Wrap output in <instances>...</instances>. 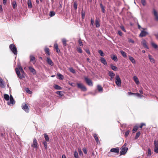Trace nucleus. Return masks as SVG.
<instances>
[{
    "mask_svg": "<svg viewBox=\"0 0 158 158\" xmlns=\"http://www.w3.org/2000/svg\"><path fill=\"white\" fill-rule=\"evenodd\" d=\"M100 60L102 63L105 65H107V64L106 60L103 57H101Z\"/></svg>",
    "mask_w": 158,
    "mask_h": 158,
    "instance_id": "15",
    "label": "nucleus"
},
{
    "mask_svg": "<svg viewBox=\"0 0 158 158\" xmlns=\"http://www.w3.org/2000/svg\"><path fill=\"white\" fill-rule=\"evenodd\" d=\"M97 89L99 92H102L103 90L101 86L100 85H97Z\"/></svg>",
    "mask_w": 158,
    "mask_h": 158,
    "instance_id": "25",
    "label": "nucleus"
},
{
    "mask_svg": "<svg viewBox=\"0 0 158 158\" xmlns=\"http://www.w3.org/2000/svg\"><path fill=\"white\" fill-rule=\"evenodd\" d=\"M73 155L75 158H79L78 153L77 151H74Z\"/></svg>",
    "mask_w": 158,
    "mask_h": 158,
    "instance_id": "38",
    "label": "nucleus"
},
{
    "mask_svg": "<svg viewBox=\"0 0 158 158\" xmlns=\"http://www.w3.org/2000/svg\"><path fill=\"white\" fill-rule=\"evenodd\" d=\"M130 132V131L129 130H128L125 132V137H127L128 135Z\"/></svg>",
    "mask_w": 158,
    "mask_h": 158,
    "instance_id": "53",
    "label": "nucleus"
},
{
    "mask_svg": "<svg viewBox=\"0 0 158 158\" xmlns=\"http://www.w3.org/2000/svg\"><path fill=\"white\" fill-rule=\"evenodd\" d=\"M25 90L27 93L29 94H32V92L28 88H25Z\"/></svg>",
    "mask_w": 158,
    "mask_h": 158,
    "instance_id": "43",
    "label": "nucleus"
},
{
    "mask_svg": "<svg viewBox=\"0 0 158 158\" xmlns=\"http://www.w3.org/2000/svg\"><path fill=\"white\" fill-rule=\"evenodd\" d=\"M77 85L78 88L80 89L81 90L83 91H87V89L86 88L82 83H77Z\"/></svg>",
    "mask_w": 158,
    "mask_h": 158,
    "instance_id": "4",
    "label": "nucleus"
},
{
    "mask_svg": "<svg viewBox=\"0 0 158 158\" xmlns=\"http://www.w3.org/2000/svg\"><path fill=\"white\" fill-rule=\"evenodd\" d=\"M58 76L59 77V78L60 80H63L64 78L63 76L61 74L59 73L57 74Z\"/></svg>",
    "mask_w": 158,
    "mask_h": 158,
    "instance_id": "47",
    "label": "nucleus"
},
{
    "mask_svg": "<svg viewBox=\"0 0 158 158\" xmlns=\"http://www.w3.org/2000/svg\"><path fill=\"white\" fill-rule=\"evenodd\" d=\"M141 2L143 6H144L146 4L145 0H141Z\"/></svg>",
    "mask_w": 158,
    "mask_h": 158,
    "instance_id": "54",
    "label": "nucleus"
},
{
    "mask_svg": "<svg viewBox=\"0 0 158 158\" xmlns=\"http://www.w3.org/2000/svg\"><path fill=\"white\" fill-rule=\"evenodd\" d=\"M33 144L31 145V146L34 147L35 148H37L38 147V143L36 139L34 138L33 139Z\"/></svg>",
    "mask_w": 158,
    "mask_h": 158,
    "instance_id": "13",
    "label": "nucleus"
},
{
    "mask_svg": "<svg viewBox=\"0 0 158 158\" xmlns=\"http://www.w3.org/2000/svg\"><path fill=\"white\" fill-rule=\"evenodd\" d=\"M76 50L79 53H81L82 52V50L80 47H76Z\"/></svg>",
    "mask_w": 158,
    "mask_h": 158,
    "instance_id": "31",
    "label": "nucleus"
},
{
    "mask_svg": "<svg viewBox=\"0 0 158 158\" xmlns=\"http://www.w3.org/2000/svg\"><path fill=\"white\" fill-rule=\"evenodd\" d=\"M22 108L26 112L28 113L29 112V108L27 104H23L22 106Z\"/></svg>",
    "mask_w": 158,
    "mask_h": 158,
    "instance_id": "7",
    "label": "nucleus"
},
{
    "mask_svg": "<svg viewBox=\"0 0 158 158\" xmlns=\"http://www.w3.org/2000/svg\"><path fill=\"white\" fill-rule=\"evenodd\" d=\"M9 48L15 55L17 54V50L15 46L13 44H11L9 46Z\"/></svg>",
    "mask_w": 158,
    "mask_h": 158,
    "instance_id": "2",
    "label": "nucleus"
},
{
    "mask_svg": "<svg viewBox=\"0 0 158 158\" xmlns=\"http://www.w3.org/2000/svg\"><path fill=\"white\" fill-rule=\"evenodd\" d=\"M55 15V13L54 11H51L50 13V16L51 17L54 16Z\"/></svg>",
    "mask_w": 158,
    "mask_h": 158,
    "instance_id": "45",
    "label": "nucleus"
},
{
    "mask_svg": "<svg viewBox=\"0 0 158 158\" xmlns=\"http://www.w3.org/2000/svg\"><path fill=\"white\" fill-rule=\"evenodd\" d=\"M110 67L111 69L114 71H116L117 70V67L115 66H114L112 64H110Z\"/></svg>",
    "mask_w": 158,
    "mask_h": 158,
    "instance_id": "24",
    "label": "nucleus"
},
{
    "mask_svg": "<svg viewBox=\"0 0 158 158\" xmlns=\"http://www.w3.org/2000/svg\"><path fill=\"white\" fill-rule=\"evenodd\" d=\"M27 5L28 7L31 8L32 7V4L31 3V0H28L27 2Z\"/></svg>",
    "mask_w": 158,
    "mask_h": 158,
    "instance_id": "26",
    "label": "nucleus"
},
{
    "mask_svg": "<svg viewBox=\"0 0 158 158\" xmlns=\"http://www.w3.org/2000/svg\"><path fill=\"white\" fill-rule=\"evenodd\" d=\"M120 28L124 32H126V30L123 26H121L120 27Z\"/></svg>",
    "mask_w": 158,
    "mask_h": 158,
    "instance_id": "58",
    "label": "nucleus"
},
{
    "mask_svg": "<svg viewBox=\"0 0 158 158\" xmlns=\"http://www.w3.org/2000/svg\"><path fill=\"white\" fill-rule=\"evenodd\" d=\"M54 47L56 50V52L58 53H59L60 52V51L59 49L58 48V44H54Z\"/></svg>",
    "mask_w": 158,
    "mask_h": 158,
    "instance_id": "16",
    "label": "nucleus"
},
{
    "mask_svg": "<svg viewBox=\"0 0 158 158\" xmlns=\"http://www.w3.org/2000/svg\"><path fill=\"white\" fill-rule=\"evenodd\" d=\"M56 93L61 96L62 95V92L61 91H57L56 92Z\"/></svg>",
    "mask_w": 158,
    "mask_h": 158,
    "instance_id": "56",
    "label": "nucleus"
},
{
    "mask_svg": "<svg viewBox=\"0 0 158 158\" xmlns=\"http://www.w3.org/2000/svg\"><path fill=\"white\" fill-rule=\"evenodd\" d=\"M120 52L124 57L126 58L127 57V53L125 52L122 50Z\"/></svg>",
    "mask_w": 158,
    "mask_h": 158,
    "instance_id": "30",
    "label": "nucleus"
},
{
    "mask_svg": "<svg viewBox=\"0 0 158 158\" xmlns=\"http://www.w3.org/2000/svg\"><path fill=\"white\" fill-rule=\"evenodd\" d=\"M142 44L144 47L148 49V47L146 44V42L145 40L143 41L142 42Z\"/></svg>",
    "mask_w": 158,
    "mask_h": 158,
    "instance_id": "29",
    "label": "nucleus"
},
{
    "mask_svg": "<svg viewBox=\"0 0 158 158\" xmlns=\"http://www.w3.org/2000/svg\"><path fill=\"white\" fill-rule=\"evenodd\" d=\"M29 69L30 71L33 74H35L36 73V72L35 70L32 67L30 66L28 68Z\"/></svg>",
    "mask_w": 158,
    "mask_h": 158,
    "instance_id": "14",
    "label": "nucleus"
},
{
    "mask_svg": "<svg viewBox=\"0 0 158 158\" xmlns=\"http://www.w3.org/2000/svg\"><path fill=\"white\" fill-rule=\"evenodd\" d=\"M111 58L115 62H116L118 61V58L115 55H114L113 56H111Z\"/></svg>",
    "mask_w": 158,
    "mask_h": 158,
    "instance_id": "34",
    "label": "nucleus"
},
{
    "mask_svg": "<svg viewBox=\"0 0 158 158\" xmlns=\"http://www.w3.org/2000/svg\"><path fill=\"white\" fill-rule=\"evenodd\" d=\"M154 151L156 153H158V147H154Z\"/></svg>",
    "mask_w": 158,
    "mask_h": 158,
    "instance_id": "55",
    "label": "nucleus"
},
{
    "mask_svg": "<svg viewBox=\"0 0 158 158\" xmlns=\"http://www.w3.org/2000/svg\"><path fill=\"white\" fill-rule=\"evenodd\" d=\"M98 52L99 53L100 55L102 56H105V54L103 52V51L101 50H99L98 51Z\"/></svg>",
    "mask_w": 158,
    "mask_h": 158,
    "instance_id": "41",
    "label": "nucleus"
},
{
    "mask_svg": "<svg viewBox=\"0 0 158 158\" xmlns=\"http://www.w3.org/2000/svg\"><path fill=\"white\" fill-rule=\"evenodd\" d=\"M95 25L97 28H99L100 26L99 21L98 20H95Z\"/></svg>",
    "mask_w": 158,
    "mask_h": 158,
    "instance_id": "32",
    "label": "nucleus"
},
{
    "mask_svg": "<svg viewBox=\"0 0 158 158\" xmlns=\"http://www.w3.org/2000/svg\"><path fill=\"white\" fill-rule=\"evenodd\" d=\"M151 45L152 47L154 48L157 49L158 48V46L157 44L153 42H152Z\"/></svg>",
    "mask_w": 158,
    "mask_h": 158,
    "instance_id": "36",
    "label": "nucleus"
},
{
    "mask_svg": "<svg viewBox=\"0 0 158 158\" xmlns=\"http://www.w3.org/2000/svg\"><path fill=\"white\" fill-rule=\"evenodd\" d=\"M78 43H79V45L80 46H83V44H82V42L80 40H79Z\"/></svg>",
    "mask_w": 158,
    "mask_h": 158,
    "instance_id": "63",
    "label": "nucleus"
},
{
    "mask_svg": "<svg viewBox=\"0 0 158 158\" xmlns=\"http://www.w3.org/2000/svg\"><path fill=\"white\" fill-rule=\"evenodd\" d=\"M148 156H151V150L150 149V148H148Z\"/></svg>",
    "mask_w": 158,
    "mask_h": 158,
    "instance_id": "52",
    "label": "nucleus"
},
{
    "mask_svg": "<svg viewBox=\"0 0 158 158\" xmlns=\"http://www.w3.org/2000/svg\"><path fill=\"white\" fill-rule=\"evenodd\" d=\"M82 150H83V151L84 153L85 154H86L87 153V150H86V148H83Z\"/></svg>",
    "mask_w": 158,
    "mask_h": 158,
    "instance_id": "57",
    "label": "nucleus"
},
{
    "mask_svg": "<svg viewBox=\"0 0 158 158\" xmlns=\"http://www.w3.org/2000/svg\"><path fill=\"white\" fill-rule=\"evenodd\" d=\"M62 41L64 46H66L67 44L66 39L64 38L62 40Z\"/></svg>",
    "mask_w": 158,
    "mask_h": 158,
    "instance_id": "44",
    "label": "nucleus"
},
{
    "mask_svg": "<svg viewBox=\"0 0 158 158\" xmlns=\"http://www.w3.org/2000/svg\"><path fill=\"white\" fill-rule=\"evenodd\" d=\"M30 61H31L33 64L35 63V57L33 56H30Z\"/></svg>",
    "mask_w": 158,
    "mask_h": 158,
    "instance_id": "18",
    "label": "nucleus"
},
{
    "mask_svg": "<svg viewBox=\"0 0 158 158\" xmlns=\"http://www.w3.org/2000/svg\"><path fill=\"white\" fill-rule=\"evenodd\" d=\"M133 79L135 82L136 84H138L139 83V79L136 76H134L133 77Z\"/></svg>",
    "mask_w": 158,
    "mask_h": 158,
    "instance_id": "21",
    "label": "nucleus"
},
{
    "mask_svg": "<svg viewBox=\"0 0 158 158\" xmlns=\"http://www.w3.org/2000/svg\"><path fill=\"white\" fill-rule=\"evenodd\" d=\"M15 101L14 99H10V102H7V104L8 105H10L11 104L12 105L15 104Z\"/></svg>",
    "mask_w": 158,
    "mask_h": 158,
    "instance_id": "17",
    "label": "nucleus"
},
{
    "mask_svg": "<svg viewBox=\"0 0 158 158\" xmlns=\"http://www.w3.org/2000/svg\"><path fill=\"white\" fill-rule=\"evenodd\" d=\"M78 152L79 154V155L80 156H83V153H82V151L81 150V149L78 148Z\"/></svg>",
    "mask_w": 158,
    "mask_h": 158,
    "instance_id": "48",
    "label": "nucleus"
},
{
    "mask_svg": "<svg viewBox=\"0 0 158 158\" xmlns=\"http://www.w3.org/2000/svg\"><path fill=\"white\" fill-rule=\"evenodd\" d=\"M47 141L44 140L43 142V143L44 145L45 148L47 150L48 148Z\"/></svg>",
    "mask_w": 158,
    "mask_h": 158,
    "instance_id": "33",
    "label": "nucleus"
},
{
    "mask_svg": "<svg viewBox=\"0 0 158 158\" xmlns=\"http://www.w3.org/2000/svg\"><path fill=\"white\" fill-rule=\"evenodd\" d=\"M85 51L89 55H90V52L89 51V50L88 49H86L85 50Z\"/></svg>",
    "mask_w": 158,
    "mask_h": 158,
    "instance_id": "60",
    "label": "nucleus"
},
{
    "mask_svg": "<svg viewBox=\"0 0 158 158\" xmlns=\"http://www.w3.org/2000/svg\"><path fill=\"white\" fill-rule=\"evenodd\" d=\"M110 152L114 153H118L119 152V149L118 147H117L115 148H112L110 149Z\"/></svg>",
    "mask_w": 158,
    "mask_h": 158,
    "instance_id": "12",
    "label": "nucleus"
},
{
    "mask_svg": "<svg viewBox=\"0 0 158 158\" xmlns=\"http://www.w3.org/2000/svg\"><path fill=\"white\" fill-rule=\"evenodd\" d=\"M108 75L110 77V80L112 81L113 78H114L115 76L114 73H113L112 71H108Z\"/></svg>",
    "mask_w": 158,
    "mask_h": 158,
    "instance_id": "8",
    "label": "nucleus"
},
{
    "mask_svg": "<svg viewBox=\"0 0 158 158\" xmlns=\"http://www.w3.org/2000/svg\"><path fill=\"white\" fill-rule=\"evenodd\" d=\"M138 128V127L137 126H135L134 127L133 130L132 131V132L133 133L135 132V131H137Z\"/></svg>",
    "mask_w": 158,
    "mask_h": 158,
    "instance_id": "37",
    "label": "nucleus"
},
{
    "mask_svg": "<svg viewBox=\"0 0 158 158\" xmlns=\"http://www.w3.org/2000/svg\"><path fill=\"white\" fill-rule=\"evenodd\" d=\"M115 83L118 86H120L121 85V81L118 75H117L116 76Z\"/></svg>",
    "mask_w": 158,
    "mask_h": 158,
    "instance_id": "3",
    "label": "nucleus"
},
{
    "mask_svg": "<svg viewBox=\"0 0 158 158\" xmlns=\"http://www.w3.org/2000/svg\"><path fill=\"white\" fill-rule=\"evenodd\" d=\"M47 63L51 66H53L54 64L52 60L49 57L47 58Z\"/></svg>",
    "mask_w": 158,
    "mask_h": 158,
    "instance_id": "11",
    "label": "nucleus"
},
{
    "mask_svg": "<svg viewBox=\"0 0 158 158\" xmlns=\"http://www.w3.org/2000/svg\"><path fill=\"white\" fill-rule=\"evenodd\" d=\"M148 34V32L143 30H142L141 31L139 36L141 37H144L147 35Z\"/></svg>",
    "mask_w": 158,
    "mask_h": 158,
    "instance_id": "9",
    "label": "nucleus"
},
{
    "mask_svg": "<svg viewBox=\"0 0 158 158\" xmlns=\"http://www.w3.org/2000/svg\"><path fill=\"white\" fill-rule=\"evenodd\" d=\"M94 24V20L92 19H91V24L92 26H93Z\"/></svg>",
    "mask_w": 158,
    "mask_h": 158,
    "instance_id": "64",
    "label": "nucleus"
},
{
    "mask_svg": "<svg viewBox=\"0 0 158 158\" xmlns=\"http://www.w3.org/2000/svg\"><path fill=\"white\" fill-rule=\"evenodd\" d=\"M129 60L131 61V62L133 64H135L136 63V61L135 59L132 57L129 56Z\"/></svg>",
    "mask_w": 158,
    "mask_h": 158,
    "instance_id": "20",
    "label": "nucleus"
},
{
    "mask_svg": "<svg viewBox=\"0 0 158 158\" xmlns=\"http://www.w3.org/2000/svg\"><path fill=\"white\" fill-rule=\"evenodd\" d=\"M0 85L3 88L4 87V85L3 81L2 79L0 78Z\"/></svg>",
    "mask_w": 158,
    "mask_h": 158,
    "instance_id": "39",
    "label": "nucleus"
},
{
    "mask_svg": "<svg viewBox=\"0 0 158 158\" xmlns=\"http://www.w3.org/2000/svg\"><path fill=\"white\" fill-rule=\"evenodd\" d=\"M84 79L86 83L89 86H92L93 85V82L90 79L86 77H84Z\"/></svg>",
    "mask_w": 158,
    "mask_h": 158,
    "instance_id": "6",
    "label": "nucleus"
},
{
    "mask_svg": "<svg viewBox=\"0 0 158 158\" xmlns=\"http://www.w3.org/2000/svg\"><path fill=\"white\" fill-rule=\"evenodd\" d=\"M103 13H105V7L103 6L102 7H101Z\"/></svg>",
    "mask_w": 158,
    "mask_h": 158,
    "instance_id": "61",
    "label": "nucleus"
},
{
    "mask_svg": "<svg viewBox=\"0 0 158 158\" xmlns=\"http://www.w3.org/2000/svg\"><path fill=\"white\" fill-rule=\"evenodd\" d=\"M93 136L96 141L97 143H100V142L99 141L98 137L97 135L96 134H94L93 135Z\"/></svg>",
    "mask_w": 158,
    "mask_h": 158,
    "instance_id": "19",
    "label": "nucleus"
},
{
    "mask_svg": "<svg viewBox=\"0 0 158 158\" xmlns=\"http://www.w3.org/2000/svg\"><path fill=\"white\" fill-rule=\"evenodd\" d=\"M73 8L76 10L77 9V4L76 2H74L73 3Z\"/></svg>",
    "mask_w": 158,
    "mask_h": 158,
    "instance_id": "46",
    "label": "nucleus"
},
{
    "mask_svg": "<svg viewBox=\"0 0 158 158\" xmlns=\"http://www.w3.org/2000/svg\"><path fill=\"white\" fill-rule=\"evenodd\" d=\"M54 87L55 89L57 90H60L61 89V87L59 86V85H55Z\"/></svg>",
    "mask_w": 158,
    "mask_h": 158,
    "instance_id": "42",
    "label": "nucleus"
},
{
    "mask_svg": "<svg viewBox=\"0 0 158 158\" xmlns=\"http://www.w3.org/2000/svg\"><path fill=\"white\" fill-rule=\"evenodd\" d=\"M15 72L18 77L20 79H22L25 77V74L22 67L19 66V68L15 69Z\"/></svg>",
    "mask_w": 158,
    "mask_h": 158,
    "instance_id": "1",
    "label": "nucleus"
},
{
    "mask_svg": "<svg viewBox=\"0 0 158 158\" xmlns=\"http://www.w3.org/2000/svg\"><path fill=\"white\" fill-rule=\"evenodd\" d=\"M4 98L6 101H8L10 99V97L9 95L6 94H5L4 95Z\"/></svg>",
    "mask_w": 158,
    "mask_h": 158,
    "instance_id": "27",
    "label": "nucleus"
},
{
    "mask_svg": "<svg viewBox=\"0 0 158 158\" xmlns=\"http://www.w3.org/2000/svg\"><path fill=\"white\" fill-rule=\"evenodd\" d=\"M128 150V148L122 146L121 148V151L120 152V155H122L125 154Z\"/></svg>",
    "mask_w": 158,
    "mask_h": 158,
    "instance_id": "5",
    "label": "nucleus"
},
{
    "mask_svg": "<svg viewBox=\"0 0 158 158\" xmlns=\"http://www.w3.org/2000/svg\"><path fill=\"white\" fill-rule=\"evenodd\" d=\"M140 132H138L136 133L135 136V139H137L138 138L139 136L140 135Z\"/></svg>",
    "mask_w": 158,
    "mask_h": 158,
    "instance_id": "49",
    "label": "nucleus"
},
{
    "mask_svg": "<svg viewBox=\"0 0 158 158\" xmlns=\"http://www.w3.org/2000/svg\"><path fill=\"white\" fill-rule=\"evenodd\" d=\"M118 33L119 35L122 36V33L120 31H118Z\"/></svg>",
    "mask_w": 158,
    "mask_h": 158,
    "instance_id": "62",
    "label": "nucleus"
},
{
    "mask_svg": "<svg viewBox=\"0 0 158 158\" xmlns=\"http://www.w3.org/2000/svg\"><path fill=\"white\" fill-rule=\"evenodd\" d=\"M81 16H82V19H84L85 17V12L83 10H82L81 11Z\"/></svg>",
    "mask_w": 158,
    "mask_h": 158,
    "instance_id": "50",
    "label": "nucleus"
},
{
    "mask_svg": "<svg viewBox=\"0 0 158 158\" xmlns=\"http://www.w3.org/2000/svg\"><path fill=\"white\" fill-rule=\"evenodd\" d=\"M69 71L72 73L75 74L76 73L75 70L72 67H70L69 69Z\"/></svg>",
    "mask_w": 158,
    "mask_h": 158,
    "instance_id": "35",
    "label": "nucleus"
},
{
    "mask_svg": "<svg viewBox=\"0 0 158 158\" xmlns=\"http://www.w3.org/2000/svg\"><path fill=\"white\" fill-rule=\"evenodd\" d=\"M44 50L47 55L49 56L50 55L49 49V48H46L44 49Z\"/></svg>",
    "mask_w": 158,
    "mask_h": 158,
    "instance_id": "22",
    "label": "nucleus"
},
{
    "mask_svg": "<svg viewBox=\"0 0 158 158\" xmlns=\"http://www.w3.org/2000/svg\"><path fill=\"white\" fill-rule=\"evenodd\" d=\"M13 7L14 9H15L17 6L16 2L15 1H13L12 3Z\"/></svg>",
    "mask_w": 158,
    "mask_h": 158,
    "instance_id": "40",
    "label": "nucleus"
},
{
    "mask_svg": "<svg viewBox=\"0 0 158 158\" xmlns=\"http://www.w3.org/2000/svg\"><path fill=\"white\" fill-rule=\"evenodd\" d=\"M153 13L155 17V20L158 21V14L156 11L154 9H153Z\"/></svg>",
    "mask_w": 158,
    "mask_h": 158,
    "instance_id": "10",
    "label": "nucleus"
},
{
    "mask_svg": "<svg viewBox=\"0 0 158 158\" xmlns=\"http://www.w3.org/2000/svg\"><path fill=\"white\" fill-rule=\"evenodd\" d=\"M44 137L45 139V140L47 141V142L49 141V138L48 135L46 134H44Z\"/></svg>",
    "mask_w": 158,
    "mask_h": 158,
    "instance_id": "28",
    "label": "nucleus"
},
{
    "mask_svg": "<svg viewBox=\"0 0 158 158\" xmlns=\"http://www.w3.org/2000/svg\"><path fill=\"white\" fill-rule=\"evenodd\" d=\"M154 144V147H158V141L156 140H155Z\"/></svg>",
    "mask_w": 158,
    "mask_h": 158,
    "instance_id": "51",
    "label": "nucleus"
},
{
    "mask_svg": "<svg viewBox=\"0 0 158 158\" xmlns=\"http://www.w3.org/2000/svg\"><path fill=\"white\" fill-rule=\"evenodd\" d=\"M69 84L73 87H75L76 86V84L74 83H69Z\"/></svg>",
    "mask_w": 158,
    "mask_h": 158,
    "instance_id": "59",
    "label": "nucleus"
},
{
    "mask_svg": "<svg viewBox=\"0 0 158 158\" xmlns=\"http://www.w3.org/2000/svg\"><path fill=\"white\" fill-rule=\"evenodd\" d=\"M148 58L150 59L151 62H153V63H155V60L154 58L152 57V56L151 55H149L148 56Z\"/></svg>",
    "mask_w": 158,
    "mask_h": 158,
    "instance_id": "23",
    "label": "nucleus"
}]
</instances>
